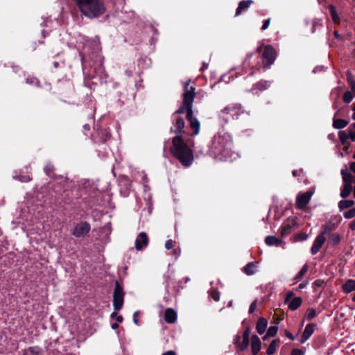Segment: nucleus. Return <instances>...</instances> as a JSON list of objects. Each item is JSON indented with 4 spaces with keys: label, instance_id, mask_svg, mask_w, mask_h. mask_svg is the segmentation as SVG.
I'll use <instances>...</instances> for the list:
<instances>
[{
    "label": "nucleus",
    "instance_id": "c03bdc74",
    "mask_svg": "<svg viewBox=\"0 0 355 355\" xmlns=\"http://www.w3.org/2000/svg\"><path fill=\"white\" fill-rule=\"evenodd\" d=\"M28 350L30 353L34 355H39L42 352V349L38 346L30 347Z\"/></svg>",
    "mask_w": 355,
    "mask_h": 355
},
{
    "label": "nucleus",
    "instance_id": "1a4fd4ad",
    "mask_svg": "<svg viewBox=\"0 0 355 355\" xmlns=\"http://www.w3.org/2000/svg\"><path fill=\"white\" fill-rule=\"evenodd\" d=\"M171 119L173 126L171 128V132L177 134V135H182L185 127L184 119L177 114H173Z\"/></svg>",
    "mask_w": 355,
    "mask_h": 355
},
{
    "label": "nucleus",
    "instance_id": "72a5a7b5",
    "mask_svg": "<svg viewBox=\"0 0 355 355\" xmlns=\"http://www.w3.org/2000/svg\"><path fill=\"white\" fill-rule=\"evenodd\" d=\"M339 139L343 145H346L347 140L349 139V134L348 131H340L338 132Z\"/></svg>",
    "mask_w": 355,
    "mask_h": 355
},
{
    "label": "nucleus",
    "instance_id": "c9c22d12",
    "mask_svg": "<svg viewBox=\"0 0 355 355\" xmlns=\"http://www.w3.org/2000/svg\"><path fill=\"white\" fill-rule=\"evenodd\" d=\"M208 293H209L210 297H211L214 301L218 302L219 300L220 293L216 288L211 287L209 290Z\"/></svg>",
    "mask_w": 355,
    "mask_h": 355
},
{
    "label": "nucleus",
    "instance_id": "f257e3e1",
    "mask_svg": "<svg viewBox=\"0 0 355 355\" xmlns=\"http://www.w3.org/2000/svg\"><path fill=\"white\" fill-rule=\"evenodd\" d=\"M194 142L191 139L184 141L182 135H177L172 139L171 153L184 167H189L193 162L192 147Z\"/></svg>",
    "mask_w": 355,
    "mask_h": 355
},
{
    "label": "nucleus",
    "instance_id": "de8ad7c7",
    "mask_svg": "<svg viewBox=\"0 0 355 355\" xmlns=\"http://www.w3.org/2000/svg\"><path fill=\"white\" fill-rule=\"evenodd\" d=\"M19 180L24 182H28L32 180L30 175H20L18 178Z\"/></svg>",
    "mask_w": 355,
    "mask_h": 355
},
{
    "label": "nucleus",
    "instance_id": "f8f14e48",
    "mask_svg": "<svg viewBox=\"0 0 355 355\" xmlns=\"http://www.w3.org/2000/svg\"><path fill=\"white\" fill-rule=\"evenodd\" d=\"M90 229L91 227L88 223L82 221L75 225L72 234L76 237H83L89 232Z\"/></svg>",
    "mask_w": 355,
    "mask_h": 355
},
{
    "label": "nucleus",
    "instance_id": "c756f323",
    "mask_svg": "<svg viewBox=\"0 0 355 355\" xmlns=\"http://www.w3.org/2000/svg\"><path fill=\"white\" fill-rule=\"evenodd\" d=\"M343 289L345 293H350L355 290V281L349 279L343 286Z\"/></svg>",
    "mask_w": 355,
    "mask_h": 355
},
{
    "label": "nucleus",
    "instance_id": "a19ab883",
    "mask_svg": "<svg viewBox=\"0 0 355 355\" xmlns=\"http://www.w3.org/2000/svg\"><path fill=\"white\" fill-rule=\"evenodd\" d=\"M347 131L349 134V139H351L352 141H355V123H352L349 125V127L347 129Z\"/></svg>",
    "mask_w": 355,
    "mask_h": 355
},
{
    "label": "nucleus",
    "instance_id": "0eeeda50",
    "mask_svg": "<svg viewBox=\"0 0 355 355\" xmlns=\"http://www.w3.org/2000/svg\"><path fill=\"white\" fill-rule=\"evenodd\" d=\"M125 293L118 281L115 282V288L113 293V305L115 311H119L123 307Z\"/></svg>",
    "mask_w": 355,
    "mask_h": 355
},
{
    "label": "nucleus",
    "instance_id": "5fc2aeb1",
    "mask_svg": "<svg viewBox=\"0 0 355 355\" xmlns=\"http://www.w3.org/2000/svg\"><path fill=\"white\" fill-rule=\"evenodd\" d=\"M173 254L175 256V259H178L180 256V250L173 249Z\"/></svg>",
    "mask_w": 355,
    "mask_h": 355
},
{
    "label": "nucleus",
    "instance_id": "69168bd1",
    "mask_svg": "<svg viewBox=\"0 0 355 355\" xmlns=\"http://www.w3.org/2000/svg\"><path fill=\"white\" fill-rule=\"evenodd\" d=\"M349 168L355 173V162L351 163Z\"/></svg>",
    "mask_w": 355,
    "mask_h": 355
},
{
    "label": "nucleus",
    "instance_id": "e433bc0d",
    "mask_svg": "<svg viewBox=\"0 0 355 355\" xmlns=\"http://www.w3.org/2000/svg\"><path fill=\"white\" fill-rule=\"evenodd\" d=\"M26 83L30 85H33L36 87L40 86V83L39 80L34 76H28L26 79Z\"/></svg>",
    "mask_w": 355,
    "mask_h": 355
},
{
    "label": "nucleus",
    "instance_id": "39448f33",
    "mask_svg": "<svg viewBox=\"0 0 355 355\" xmlns=\"http://www.w3.org/2000/svg\"><path fill=\"white\" fill-rule=\"evenodd\" d=\"M257 51L261 53V61L264 68H269L276 60L277 52L271 45H263L257 48Z\"/></svg>",
    "mask_w": 355,
    "mask_h": 355
},
{
    "label": "nucleus",
    "instance_id": "b1692460",
    "mask_svg": "<svg viewBox=\"0 0 355 355\" xmlns=\"http://www.w3.org/2000/svg\"><path fill=\"white\" fill-rule=\"evenodd\" d=\"M257 262H250L243 268V271L248 275H252L255 273Z\"/></svg>",
    "mask_w": 355,
    "mask_h": 355
},
{
    "label": "nucleus",
    "instance_id": "f03ea898",
    "mask_svg": "<svg viewBox=\"0 0 355 355\" xmlns=\"http://www.w3.org/2000/svg\"><path fill=\"white\" fill-rule=\"evenodd\" d=\"M209 151L215 157L220 159L232 157L234 151L230 135L227 132H218L215 135Z\"/></svg>",
    "mask_w": 355,
    "mask_h": 355
},
{
    "label": "nucleus",
    "instance_id": "a878e982",
    "mask_svg": "<svg viewBox=\"0 0 355 355\" xmlns=\"http://www.w3.org/2000/svg\"><path fill=\"white\" fill-rule=\"evenodd\" d=\"M352 184L349 182H347V183L344 182L343 188L340 192V196L343 198H346L350 195V193L352 192Z\"/></svg>",
    "mask_w": 355,
    "mask_h": 355
},
{
    "label": "nucleus",
    "instance_id": "052dcab7",
    "mask_svg": "<svg viewBox=\"0 0 355 355\" xmlns=\"http://www.w3.org/2000/svg\"><path fill=\"white\" fill-rule=\"evenodd\" d=\"M111 327L112 329H117L119 328V324L117 322H113L111 324Z\"/></svg>",
    "mask_w": 355,
    "mask_h": 355
},
{
    "label": "nucleus",
    "instance_id": "473e14b6",
    "mask_svg": "<svg viewBox=\"0 0 355 355\" xmlns=\"http://www.w3.org/2000/svg\"><path fill=\"white\" fill-rule=\"evenodd\" d=\"M329 11H330L331 17L332 18L334 23L339 24L340 23V17L337 13L336 7L333 5H330L329 6Z\"/></svg>",
    "mask_w": 355,
    "mask_h": 355
},
{
    "label": "nucleus",
    "instance_id": "49530a36",
    "mask_svg": "<svg viewBox=\"0 0 355 355\" xmlns=\"http://www.w3.org/2000/svg\"><path fill=\"white\" fill-rule=\"evenodd\" d=\"M291 355H304V351L301 349H293Z\"/></svg>",
    "mask_w": 355,
    "mask_h": 355
},
{
    "label": "nucleus",
    "instance_id": "8fccbe9b",
    "mask_svg": "<svg viewBox=\"0 0 355 355\" xmlns=\"http://www.w3.org/2000/svg\"><path fill=\"white\" fill-rule=\"evenodd\" d=\"M320 312H308L306 318L308 320H312Z\"/></svg>",
    "mask_w": 355,
    "mask_h": 355
},
{
    "label": "nucleus",
    "instance_id": "ea45409f",
    "mask_svg": "<svg viewBox=\"0 0 355 355\" xmlns=\"http://www.w3.org/2000/svg\"><path fill=\"white\" fill-rule=\"evenodd\" d=\"M354 96L355 95L354 93L350 91H347L343 95V101L346 103H349Z\"/></svg>",
    "mask_w": 355,
    "mask_h": 355
},
{
    "label": "nucleus",
    "instance_id": "9d476101",
    "mask_svg": "<svg viewBox=\"0 0 355 355\" xmlns=\"http://www.w3.org/2000/svg\"><path fill=\"white\" fill-rule=\"evenodd\" d=\"M250 334V329L249 327H246L244 332L243 333V340H241V336L239 335H236L234 338V343L236 345L237 348L241 351L245 350L249 345V336Z\"/></svg>",
    "mask_w": 355,
    "mask_h": 355
},
{
    "label": "nucleus",
    "instance_id": "a211bd4d",
    "mask_svg": "<svg viewBox=\"0 0 355 355\" xmlns=\"http://www.w3.org/2000/svg\"><path fill=\"white\" fill-rule=\"evenodd\" d=\"M338 226V222H334L332 220H330L322 226L323 230L322 231L321 234L325 236L328 234H332L331 232L336 230Z\"/></svg>",
    "mask_w": 355,
    "mask_h": 355
},
{
    "label": "nucleus",
    "instance_id": "864d4df0",
    "mask_svg": "<svg viewBox=\"0 0 355 355\" xmlns=\"http://www.w3.org/2000/svg\"><path fill=\"white\" fill-rule=\"evenodd\" d=\"M140 313H141V312H134V314H133V321L137 325H139L138 317Z\"/></svg>",
    "mask_w": 355,
    "mask_h": 355
},
{
    "label": "nucleus",
    "instance_id": "ddd939ff",
    "mask_svg": "<svg viewBox=\"0 0 355 355\" xmlns=\"http://www.w3.org/2000/svg\"><path fill=\"white\" fill-rule=\"evenodd\" d=\"M312 193L306 191L304 193L298 194L296 198V207L299 209H303L309 202Z\"/></svg>",
    "mask_w": 355,
    "mask_h": 355
},
{
    "label": "nucleus",
    "instance_id": "4468645a",
    "mask_svg": "<svg viewBox=\"0 0 355 355\" xmlns=\"http://www.w3.org/2000/svg\"><path fill=\"white\" fill-rule=\"evenodd\" d=\"M149 243V238L146 232H140L135 240V248L138 251L145 249Z\"/></svg>",
    "mask_w": 355,
    "mask_h": 355
},
{
    "label": "nucleus",
    "instance_id": "3c124183",
    "mask_svg": "<svg viewBox=\"0 0 355 355\" xmlns=\"http://www.w3.org/2000/svg\"><path fill=\"white\" fill-rule=\"evenodd\" d=\"M347 82L350 85V84H352V82H355L354 78H353V76H352V73L351 71H348L347 72Z\"/></svg>",
    "mask_w": 355,
    "mask_h": 355
},
{
    "label": "nucleus",
    "instance_id": "dca6fc26",
    "mask_svg": "<svg viewBox=\"0 0 355 355\" xmlns=\"http://www.w3.org/2000/svg\"><path fill=\"white\" fill-rule=\"evenodd\" d=\"M325 241L326 236L322 234L321 233L319 235H318L311 247V250L312 254H316L319 252V250H320V248H322Z\"/></svg>",
    "mask_w": 355,
    "mask_h": 355
},
{
    "label": "nucleus",
    "instance_id": "338daca9",
    "mask_svg": "<svg viewBox=\"0 0 355 355\" xmlns=\"http://www.w3.org/2000/svg\"><path fill=\"white\" fill-rule=\"evenodd\" d=\"M301 172V171H297V170H295L293 171V175L295 176V177H297L300 175V173Z\"/></svg>",
    "mask_w": 355,
    "mask_h": 355
},
{
    "label": "nucleus",
    "instance_id": "37998d69",
    "mask_svg": "<svg viewBox=\"0 0 355 355\" xmlns=\"http://www.w3.org/2000/svg\"><path fill=\"white\" fill-rule=\"evenodd\" d=\"M308 234L304 232H300L295 236V240L296 241H303L308 239Z\"/></svg>",
    "mask_w": 355,
    "mask_h": 355
},
{
    "label": "nucleus",
    "instance_id": "603ef678",
    "mask_svg": "<svg viewBox=\"0 0 355 355\" xmlns=\"http://www.w3.org/2000/svg\"><path fill=\"white\" fill-rule=\"evenodd\" d=\"M270 18H268V19H267L264 20L263 24V26H262V27H261V29L262 31H265V30H266V29L268 28V26H269V25H270Z\"/></svg>",
    "mask_w": 355,
    "mask_h": 355
},
{
    "label": "nucleus",
    "instance_id": "4be33fe9",
    "mask_svg": "<svg viewBox=\"0 0 355 355\" xmlns=\"http://www.w3.org/2000/svg\"><path fill=\"white\" fill-rule=\"evenodd\" d=\"M280 343L279 338L272 340L267 349L266 354L268 355H273L276 352L277 347L279 345Z\"/></svg>",
    "mask_w": 355,
    "mask_h": 355
},
{
    "label": "nucleus",
    "instance_id": "6e6d98bb",
    "mask_svg": "<svg viewBox=\"0 0 355 355\" xmlns=\"http://www.w3.org/2000/svg\"><path fill=\"white\" fill-rule=\"evenodd\" d=\"M344 146V148H343V150L344 152L345 153V154H349V148L350 147V144L349 143H347L346 145H343Z\"/></svg>",
    "mask_w": 355,
    "mask_h": 355
},
{
    "label": "nucleus",
    "instance_id": "a18cd8bd",
    "mask_svg": "<svg viewBox=\"0 0 355 355\" xmlns=\"http://www.w3.org/2000/svg\"><path fill=\"white\" fill-rule=\"evenodd\" d=\"M345 218H352L355 216V208L351 209L344 214Z\"/></svg>",
    "mask_w": 355,
    "mask_h": 355
},
{
    "label": "nucleus",
    "instance_id": "412c9836",
    "mask_svg": "<svg viewBox=\"0 0 355 355\" xmlns=\"http://www.w3.org/2000/svg\"><path fill=\"white\" fill-rule=\"evenodd\" d=\"M252 3H253L252 0H245V1H241V2H239V6L236 10L235 15L236 17L239 16L243 10H248L250 8V6L252 4Z\"/></svg>",
    "mask_w": 355,
    "mask_h": 355
},
{
    "label": "nucleus",
    "instance_id": "680f3d73",
    "mask_svg": "<svg viewBox=\"0 0 355 355\" xmlns=\"http://www.w3.org/2000/svg\"><path fill=\"white\" fill-rule=\"evenodd\" d=\"M116 322H122L123 320V318L122 315H119L116 318Z\"/></svg>",
    "mask_w": 355,
    "mask_h": 355
},
{
    "label": "nucleus",
    "instance_id": "e2e57ef3",
    "mask_svg": "<svg viewBox=\"0 0 355 355\" xmlns=\"http://www.w3.org/2000/svg\"><path fill=\"white\" fill-rule=\"evenodd\" d=\"M162 355H176V354L174 351L170 350L164 353Z\"/></svg>",
    "mask_w": 355,
    "mask_h": 355
},
{
    "label": "nucleus",
    "instance_id": "393cba45",
    "mask_svg": "<svg viewBox=\"0 0 355 355\" xmlns=\"http://www.w3.org/2000/svg\"><path fill=\"white\" fill-rule=\"evenodd\" d=\"M270 85V83L268 81L266 80H261L256 84H254L252 88V91H263L266 90Z\"/></svg>",
    "mask_w": 355,
    "mask_h": 355
},
{
    "label": "nucleus",
    "instance_id": "9b49d317",
    "mask_svg": "<svg viewBox=\"0 0 355 355\" xmlns=\"http://www.w3.org/2000/svg\"><path fill=\"white\" fill-rule=\"evenodd\" d=\"M302 300L300 297H295V294L292 291H288L286 294L284 304H286L289 309L294 311L298 309L302 304Z\"/></svg>",
    "mask_w": 355,
    "mask_h": 355
},
{
    "label": "nucleus",
    "instance_id": "774afa93",
    "mask_svg": "<svg viewBox=\"0 0 355 355\" xmlns=\"http://www.w3.org/2000/svg\"><path fill=\"white\" fill-rule=\"evenodd\" d=\"M314 284L316 285V286H320L322 284H323V281H321V280H316Z\"/></svg>",
    "mask_w": 355,
    "mask_h": 355
},
{
    "label": "nucleus",
    "instance_id": "6e6552de",
    "mask_svg": "<svg viewBox=\"0 0 355 355\" xmlns=\"http://www.w3.org/2000/svg\"><path fill=\"white\" fill-rule=\"evenodd\" d=\"M298 227L297 219L295 217L288 218L282 225L280 233L282 236L290 234Z\"/></svg>",
    "mask_w": 355,
    "mask_h": 355
},
{
    "label": "nucleus",
    "instance_id": "7ed1b4c3",
    "mask_svg": "<svg viewBox=\"0 0 355 355\" xmlns=\"http://www.w3.org/2000/svg\"><path fill=\"white\" fill-rule=\"evenodd\" d=\"M80 12L89 19L97 18L103 15L106 8L103 0H72Z\"/></svg>",
    "mask_w": 355,
    "mask_h": 355
},
{
    "label": "nucleus",
    "instance_id": "2f4dec72",
    "mask_svg": "<svg viewBox=\"0 0 355 355\" xmlns=\"http://www.w3.org/2000/svg\"><path fill=\"white\" fill-rule=\"evenodd\" d=\"M348 122L344 119H334L333 121V126L336 129H341L346 127Z\"/></svg>",
    "mask_w": 355,
    "mask_h": 355
},
{
    "label": "nucleus",
    "instance_id": "cd10ccee",
    "mask_svg": "<svg viewBox=\"0 0 355 355\" xmlns=\"http://www.w3.org/2000/svg\"><path fill=\"white\" fill-rule=\"evenodd\" d=\"M265 299L264 297H261L259 299H256L254 300L250 306L249 311H254L256 309H262V306L264 303Z\"/></svg>",
    "mask_w": 355,
    "mask_h": 355
},
{
    "label": "nucleus",
    "instance_id": "5701e85b",
    "mask_svg": "<svg viewBox=\"0 0 355 355\" xmlns=\"http://www.w3.org/2000/svg\"><path fill=\"white\" fill-rule=\"evenodd\" d=\"M328 243L331 245H337L340 243L341 236L338 233L328 234Z\"/></svg>",
    "mask_w": 355,
    "mask_h": 355
},
{
    "label": "nucleus",
    "instance_id": "79ce46f5",
    "mask_svg": "<svg viewBox=\"0 0 355 355\" xmlns=\"http://www.w3.org/2000/svg\"><path fill=\"white\" fill-rule=\"evenodd\" d=\"M277 331H278V327L277 325L270 326L267 331V334H268V336H270V337H274L277 335Z\"/></svg>",
    "mask_w": 355,
    "mask_h": 355
},
{
    "label": "nucleus",
    "instance_id": "4d7b16f0",
    "mask_svg": "<svg viewBox=\"0 0 355 355\" xmlns=\"http://www.w3.org/2000/svg\"><path fill=\"white\" fill-rule=\"evenodd\" d=\"M286 336L287 338H288L291 340H295V336L291 332H289V331H286Z\"/></svg>",
    "mask_w": 355,
    "mask_h": 355
},
{
    "label": "nucleus",
    "instance_id": "aec40b11",
    "mask_svg": "<svg viewBox=\"0 0 355 355\" xmlns=\"http://www.w3.org/2000/svg\"><path fill=\"white\" fill-rule=\"evenodd\" d=\"M268 326V320L265 318L260 317L256 324V330L259 334H263L267 328Z\"/></svg>",
    "mask_w": 355,
    "mask_h": 355
},
{
    "label": "nucleus",
    "instance_id": "09e8293b",
    "mask_svg": "<svg viewBox=\"0 0 355 355\" xmlns=\"http://www.w3.org/2000/svg\"><path fill=\"white\" fill-rule=\"evenodd\" d=\"M173 246H174V241L173 240L169 239V240L166 241V242L165 243V248L167 250L173 249Z\"/></svg>",
    "mask_w": 355,
    "mask_h": 355
},
{
    "label": "nucleus",
    "instance_id": "6ab92c4d",
    "mask_svg": "<svg viewBox=\"0 0 355 355\" xmlns=\"http://www.w3.org/2000/svg\"><path fill=\"white\" fill-rule=\"evenodd\" d=\"M261 347V343L258 336L254 334L251 337V348L253 355H257Z\"/></svg>",
    "mask_w": 355,
    "mask_h": 355
},
{
    "label": "nucleus",
    "instance_id": "4c0bfd02",
    "mask_svg": "<svg viewBox=\"0 0 355 355\" xmlns=\"http://www.w3.org/2000/svg\"><path fill=\"white\" fill-rule=\"evenodd\" d=\"M309 270V266L307 264H304L297 275L295 276V279L297 281H300L303 276Z\"/></svg>",
    "mask_w": 355,
    "mask_h": 355
},
{
    "label": "nucleus",
    "instance_id": "58836bf2",
    "mask_svg": "<svg viewBox=\"0 0 355 355\" xmlns=\"http://www.w3.org/2000/svg\"><path fill=\"white\" fill-rule=\"evenodd\" d=\"M354 205V202L351 200H341L339 202V207L340 209H347L352 207Z\"/></svg>",
    "mask_w": 355,
    "mask_h": 355
},
{
    "label": "nucleus",
    "instance_id": "0e129e2a",
    "mask_svg": "<svg viewBox=\"0 0 355 355\" xmlns=\"http://www.w3.org/2000/svg\"><path fill=\"white\" fill-rule=\"evenodd\" d=\"M350 87H351V89H352V92L355 95V82H352V84H350Z\"/></svg>",
    "mask_w": 355,
    "mask_h": 355
},
{
    "label": "nucleus",
    "instance_id": "13d9d810",
    "mask_svg": "<svg viewBox=\"0 0 355 355\" xmlns=\"http://www.w3.org/2000/svg\"><path fill=\"white\" fill-rule=\"evenodd\" d=\"M118 313L119 312H112V313L110 315L111 319L116 320V318L119 315Z\"/></svg>",
    "mask_w": 355,
    "mask_h": 355
},
{
    "label": "nucleus",
    "instance_id": "7c9ffc66",
    "mask_svg": "<svg viewBox=\"0 0 355 355\" xmlns=\"http://www.w3.org/2000/svg\"><path fill=\"white\" fill-rule=\"evenodd\" d=\"M164 319L167 323H173L177 320V312H164Z\"/></svg>",
    "mask_w": 355,
    "mask_h": 355
},
{
    "label": "nucleus",
    "instance_id": "423d86ee",
    "mask_svg": "<svg viewBox=\"0 0 355 355\" xmlns=\"http://www.w3.org/2000/svg\"><path fill=\"white\" fill-rule=\"evenodd\" d=\"M243 113L240 104H231L220 111V116L225 121L236 119Z\"/></svg>",
    "mask_w": 355,
    "mask_h": 355
},
{
    "label": "nucleus",
    "instance_id": "c85d7f7f",
    "mask_svg": "<svg viewBox=\"0 0 355 355\" xmlns=\"http://www.w3.org/2000/svg\"><path fill=\"white\" fill-rule=\"evenodd\" d=\"M341 175L343 182H349L352 184H353V179L354 175H352L351 173H349L347 169H342L341 170Z\"/></svg>",
    "mask_w": 355,
    "mask_h": 355
},
{
    "label": "nucleus",
    "instance_id": "bb28decb",
    "mask_svg": "<svg viewBox=\"0 0 355 355\" xmlns=\"http://www.w3.org/2000/svg\"><path fill=\"white\" fill-rule=\"evenodd\" d=\"M265 243L268 245L279 246L282 243V240L275 236H268L265 239Z\"/></svg>",
    "mask_w": 355,
    "mask_h": 355
},
{
    "label": "nucleus",
    "instance_id": "20e7f679",
    "mask_svg": "<svg viewBox=\"0 0 355 355\" xmlns=\"http://www.w3.org/2000/svg\"><path fill=\"white\" fill-rule=\"evenodd\" d=\"M189 82H187L185 85L182 105L173 113L180 115V114L186 112L187 118L188 116L193 114V102L196 96L195 87L192 86L189 87Z\"/></svg>",
    "mask_w": 355,
    "mask_h": 355
},
{
    "label": "nucleus",
    "instance_id": "bf43d9fd",
    "mask_svg": "<svg viewBox=\"0 0 355 355\" xmlns=\"http://www.w3.org/2000/svg\"><path fill=\"white\" fill-rule=\"evenodd\" d=\"M349 228L352 230H355V219L354 220H352L350 223H349Z\"/></svg>",
    "mask_w": 355,
    "mask_h": 355
},
{
    "label": "nucleus",
    "instance_id": "f704fd0d",
    "mask_svg": "<svg viewBox=\"0 0 355 355\" xmlns=\"http://www.w3.org/2000/svg\"><path fill=\"white\" fill-rule=\"evenodd\" d=\"M45 173L50 178H53L55 167L51 163H47L44 168Z\"/></svg>",
    "mask_w": 355,
    "mask_h": 355
},
{
    "label": "nucleus",
    "instance_id": "2eb2a0df",
    "mask_svg": "<svg viewBox=\"0 0 355 355\" xmlns=\"http://www.w3.org/2000/svg\"><path fill=\"white\" fill-rule=\"evenodd\" d=\"M187 119L189 123V127L192 130V133L191 134V135L192 137L198 135L200 130V121L196 117L193 116V114L188 116Z\"/></svg>",
    "mask_w": 355,
    "mask_h": 355
},
{
    "label": "nucleus",
    "instance_id": "f3484780",
    "mask_svg": "<svg viewBox=\"0 0 355 355\" xmlns=\"http://www.w3.org/2000/svg\"><path fill=\"white\" fill-rule=\"evenodd\" d=\"M315 326L316 325L313 323L308 324L306 326L300 338V343H304L311 336L314 332Z\"/></svg>",
    "mask_w": 355,
    "mask_h": 355
}]
</instances>
